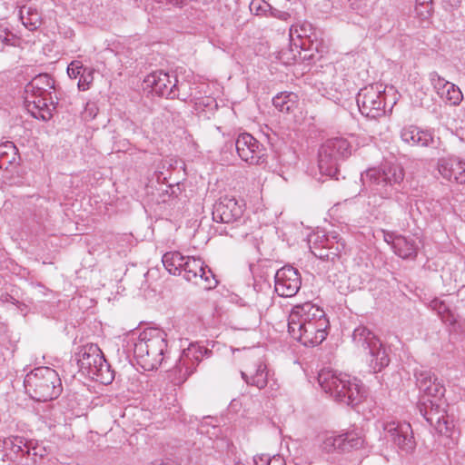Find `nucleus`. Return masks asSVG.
<instances>
[{
	"instance_id": "nucleus-1",
	"label": "nucleus",
	"mask_w": 465,
	"mask_h": 465,
	"mask_svg": "<svg viewBox=\"0 0 465 465\" xmlns=\"http://www.w3.org/2000/svg\"><path fill=\"white\" fill-rule=\"evenodd\" d=\"M329 319L323 309L311 302L292 307L288 317V331L303 346L321 344L328 335Z\"/></svg>"
},
{
	"instance_id": "nucleus-2",
	"label": "nucleus",
	"mask_w": 465,
	"mask_h": 465,
	"mask_svg": "<svg viewBox=\"0 0 465 465\" xmlns=\"http://www.w3.org/2000/svg\"><path fill=\"white\" fill-rule=\"evenodd\" d=\"M404 176L403 168L395 163H385L378 168H370L361 173V182L364 185H369L371 192V195L368 197V205L375 208L380 206L383 200L393 197Z\"/></svg>"
},
{
	"instance_id": "nucleus-3",
	"label": "nucleus",
	"mask_w": 465,
	"mask_h": 465,
	"mask_svg": "<svg viewBox=\"0 0 465 465\" xmlns=\"http://www.w3.org/2000/svg\"><path fill=\"white\" fill-rule=\"evenodd\" d=\"M318 383L325 393L346 405H358L366 396L365 388L358 378L332 369H322Z\"/></svg>"
},
{
	"instance_id": "nucleus-4",
	"label": "nucleus",
	"mask_w": 465,
	"mask_h": 465,
	"mask_svg": "<svg viewBox=\"0 0 465 465\" xmlns=\"http://www.w3.org/2000/svg\"><path fill=\"white\" fill-rule=\"evenodd\" d=\"M165 337L166 334L156 328L130 334L134 355L144 371H153L162 364L167 348Z\"/></svg>"
},
{
	"instance_id": "nucleus-5",
	"label": "nucleus",
	"mask_w": 465,
	"mask_h": 465,
	"mask_svg": "<svg viewBox=\"0 0 465 465\" xmlns=\"http://www.w3.org/2000/svg\"><path fill=\"white\" fill-rule=\"evenodd\" d=\"M53 78L47 74L35 76L25 87L24 103L27 112L35 118L48 121L55 106L53 103Z\"/></svg>"
},
{
	"instance_id": "nucleus-6",
	"label": "nucleus",
	"mask_w": 465,
	"mask_h": 465,
	"mask_svg": "<svg viewBox=\"0 0 465 465\" xmlns=\"http://www.w3.org/2000/svg\"><path fill=\"white\" fill-rule=\"evenodd\" d=\"M398 99L399 94L394 86L374 84L360 90L357 104L363 116L377 119L383 116L387 110L391 112Z\"/></svg>"
},
{
	"instance_id": "nucleus-7",
	"label": "nucleus",
	"mask_w": 465,
	"mask_h": 465,
	"mask_svg": "<svg viewBox=\"0 0 465 465\" xmlns=\"http://www.w3.org/2000/svg\"><path fill=\"white\" fill-rule=\"evenodd\" d=\"M26 393L37 401L57 398L62 391L58 373L49 367H38L28 372L24 380Z\"/></svg>"
},
{
	"instance_id": "nucleus-8",
	"label": "nucleus",
	"mask_w": 465,
	"mask_h": 465,
	"mask_svg": "<svg viewBox=\"0 0 465 465\" xmlns=\"http://www.w3.org/2000/svg\"><path fill=\"white\" fill-rule=\"evenodd\" d=\"M352 341L357 348L363 351L365 361L372 372H379L389 365L390 357L386 349L380 339L367 327L355 328Z\"/></svg>"
},
{
	"instance_id": "nucleus-9",
	"label": "nucleus",
	"mask_w": 465,
	"mask_h": 465,
	"mask_svg": "<svg viewBox=\"0 0 465 465\" xmlns=\"http://www.w3.org/2000/svg\"><path fill=\"white\" fill-rule=\"evenodd\" d=\"M77 364L80 371L92 380L103 384H109L114 380L113 371L96 344L89 343L80 349Z\"/></svg>"
},
{
	"instance_id": "nucleus-10",
	"label": "nucleus",
	"mask_w": 465,
	"mask_h": 465,
	"mask_svg": "<svg viewBox=\"0 0 465 465\" xmlns=\"http://www.w3.org/2000/svg\"><path fill=\"white\" fill-rule=\"evenodd\" d=\"M350 143L342 137L328 139L322 144L318 153V166L323 175L335 177L340 162L351 155Z\"/></svg>"
},
{
	"instance_id": "nucleus-11",
	"label": "nucleus",
	"mask_w": 465,
	"mask_h": 465,
	"mask_svg": "<svg viewBox=\"0 0 465 465\" xmlns=\"http://www.w3.org/2000/svg\"><path fill=\"white\" fill-rule=\"evenodd\" d=\"M377 429L381 430V436L391 441L401 451L409 453L415 449L416 442L410 423L393 419H384L377 422Z\"/></svg>"
},
{
	"instance_id": "nucleus-12",
	"label": "nucleus",
	"mask_w": 465,
	"mask_h": 465,
	"mask_svg": "<svg viewBox=\"0 0 465 465\" xmlns=\"http://www.w3.org/2000/svg\"><path fill=\"white\" fill-rule=\"evenodd\" d=\"M5 447L15 454L17 465H35L47 454L45 447L36 440H27L23 437H9L4 441Z\"/></svg>"
},
{
	"instance_id": "nucleus-13",
	"label": "nucleus",
	"mask_w": 465,
	"mask_h": 465,
	"mask_svg": "<svg viewBox=\"0 0 465 465\" xmlns=\"http://www.w3.org/2000/svg\"><path fill=\"white\" fill-rule=\"evenodd\" d=\"M182 274L186 281L205 290L215 288L218 283L212 270L200 258L186 256Z\"/></svg>"
},
{
	"instance_id": "nucleus-14",
	"label": "nucleus",
	"mask_w": 465,
	"mask_h": 465,
	"mask_svg": "<svg viewBox=\"0 0 465 465\" xmlns=\"http://www.w3.org/2000/svg\"><path fill=\"white\" fill-rule=\"evenodd\" d=\"M208 352L209 351L198 342H192L183 349L174 367L178 382L185 381L195 371L196 367Z\"/></svg>"
},
{
	"instance_id": "nucleus-15",
	"label": "nucleus",
	"mask_w": 465,
	"mask_h": 465,
	"mask_svg": "<svg viewBox=\"0 0 465 465\" xmlns=\"http://www.w3.org/2000/svg\"><path fill=\"white\" fill-rule=\"evenodd\" d=\"M146 88H151L152 92L166 98H179L186 100V96L180 94L177 87V80L163 71H155L148 74L144 79Z\"/></svg>"
},
{
	"instance_id": "nucleus-16",
	"label": "nucleus",
	"mask_w": 465,
	"mask_h": 465,
	"mask_svg": "<svg viewBox=\"0 0 465 465\" xmlns=\"http://www.w3.org/2000/svg\"><path fill=\"white\" fill-rule=\"evenodd\" d=\"M420 412L426 420L440 434L450 436L453 424L448 420L444 403L440 400H429V404L424 403Z\"/></svg>"
},
{
	"instance_id": "nucleus-17",
	"label": "nucleus",
	"mask_w": 465,
	"mask_h": 465,
	"mask_svg": "<svg viewBox=\"0 0 465 465\" xmlns=\"http://www.w3.org/2000/svg\"><path fill=\"white\" fill-rule=\"evenodd\" d=\"M301 285V274L296 268L286 265L276 272L274 290L279 296L292 297L298 292Z\"/></svg>"
},
{
	"instance_id": "nucleus-18",
	"label": "nucleus",
	"mask_w": 465,
	"mask_h": 465,
	"mask_svg": "<svg viewBox=\"0 0 465 465\" xmlns=\"http://www.w3.org/2000/svg\"><path fill=\"white\" fill-rule=\"evenodd\" d=\"M235 147L239 157L250 164H259L263 161L262 145L250 134H239L235 141Z\"/></svg>"
},
{
	"instance_id": "nucleus-19",
	"label": "nucleus",
	"mask_w": 465,
	"mask_h": 465,
	"mask_svg": "<svg viewBox=\"0 0 465 465\" xmlns=\"http://www.w3.org/2000/svg\"><path fill=\"white\" fill-rule=\"evenodd\" d=\"M243 213V205L234 197L223 196L213 205V220L216 223H230L239 220Z\"/></svg>"
},
{
	"instance_id": "nucleus-20",
	"label": "nucleus",
	"mask_w": 465,
	"mask_h": 465,
	"mask_svg": "<svg viewBox=\"0 0 465 465\" xmlns=\"http://www.w3.org/2000/svg\"><path fill=\"white\" fill-rule=\"evenodd\" d=\"M437 170L441 177L449 182L465 183V161L458 156L440 158L437 162Z\"/></svg>"
},
{
	"instance_id": "nucleus-21",
	"label": "nucleus",
	"mask_w": 465,
	"mask_h": 465,
	"mask_svg": "<svg viewBox=\"0 0 465 465\" xmlns=\"http://www.w3.org/2000/svg\"><path fill=\"white\" fill-rule=\"evenodd\" d=\"M429 79L436 94L445 103L458 105L462 101L463 95L460 89L456 84L445 80L438 73H430Z\"/></svg>"
},
{
	"instance_id": "nucleus-22",
	"label": "nucleus",
	"mask_w": 465,
	"mask_h": 465,
	"mask_svg": "<svg viewBox=\"0 0 465 465\" xmlns=\"http://www.w3.org/2000/svg\"><path fill=\"white\" fill-rule=\"evenodd\" d=\"M414 376L416 379V385L423 396L431 397L437 400H440L444 396V385L431 373L430 371L416 369Z\"/></svg>"
},
{
	"instance_id": "nucleus-23",
	"label": "nucleus",
	"mask_w": 465,
	"mask_h": 465,
	"mask_svg": "<svg viewBox=\"0 0 465 465\" xmlns=\"http://www.w3.org/2000/svg\"><path fill=\"white\" fill-rule=\"evenodd\" d=\"M381 233L384 242L391 245L396 255L402 259H412L416 257L418 246L414 240L385 230H382Z\"/></svg>"
},
{
	"instance_id": "nucleus-24",
	"label": "nucleus",
	"mask_w": 465,
	"mask_h": 465,
	"mask_svg": "<svg viewBox=\"0 0 465 465\" xmlns=\"http://www.w3.org/2000/svg\"><path fill=\"white\" fill-rule=\"evenodd\" d=\"M269 373L267 365L261 359L246 363L241 370L242 379L248 385L254 386L260 390L266 387Z\"/></svg>"
},
{
	"instance_id": "nucleus-25",
	"label": "nucleus",
	"mask_w": 465,
	"mask_h": 465,
	"mask_svg": "<svg viewBox=\"0 0 465 465\" xmlns=\"http://www.w3.org/2000/svg\"><path fill=\"white\" fill-rule=\"evenodd\" d=\"M401 139L411 146L429 147L434 143V135L430 130L416 125H407L401 130Z\"/></svg>"
},
{
	"instance_id": "nucleus-26",
	"label": "nucleus",
	"mask_w": 465,
	"mask_h": 465,
	"mask_svg": "<svg viewBox=\"0 0 465 465\" xmlns=\"http://www.w3.org/2000/svg\"><path fill=\"white\" fill-rule=\"evenodd\" d=\"M290 38L295 46L310 49L316 39L315 29L309 22L292 25L290 28Z\"/></svg>"
},
{
	"instance_id": "nucleus-27",
	"label": "nucleus",
	"mask_w": 465,
	"mask_h": 465,
	"mask_svg": "<svg viewBox=\"0 0 465 465\" xmlns=\"http://www.w3.org/2000/svg\"><path fill=\"white\" fill-rule=\"evenodd\" d=\"M344 438H342L341 433L327 431L319 436V449L326 454L335 451L344 453Z\"/></svg>"
},
{
	"instance_id": "nucleus-28",
	"label": "nucleus",
	"mask_w": 465,
	"mask_h": 465,
	"mask_svg": "<svg viewBox=\"0 0 465 465\" xmlns=\"http://www.w3.org/2000/svg\"><path fill=\"white\" fill-rule=\"evenodd\" d=\"M328 235L323 231H316L308 237V245L312 253L322 259L330 260L331 255L324 250V243H328Z\"/></svg>"
},
{
	"instance_id": "nucleus-29",
	"label": "nucleus",
	"mask_w": 465,
	"mask_h": 465,
	"mask_svg": "<svg viewBox=\"0 0 465 465\" xmlns=\"http://www.w3.org/2000/svg\"><path fill=\"white\" fill-rule=\"evenodd\" d=\"M272 104L282 113H293L299 105V98L295 93L282 92L273 97Z\"/></svg>"
},
{
	"instance_id": "nucleus-30",
	"label": "nucleus",
	"mask_w": 465,
	"mask_h": 465,
	"mask_svg": "<svg viewBox=\"0 0 465 465\" xmlns=\"http://www.w3.org/2000/svg\"><path fill=\"white\" fill-rule=\"evenodd\" d=\"M19 18L25 27L30 31L36 30L42 25L41 14L31 5H24L20 8Z\"/></svg>"
},
{
	"instance_id": "nucleus-31",
	"label": "nucleus",
	"mask_w": 465,
	"mask_h": 465,
	"mask_svg": "<svg viewBox=\"0 0 465 465\" xmlns=\"http://www.w3.org/2000/svg\"><path fill=\"white\" fill-rule=\"evenodd\" d=\"M185 259L186 256H183L179 252H168L163 255L162 262L169 273L181 275Z\"/></svg>"
},
{
	"instance_id": "nucleus-32",
	"label": "nucleus",
	"mask_w": 465,
	"mask_h": 465,
	"mask_svg": "<svg viewBox=\"0 0 465 465\" xmlns=\"http://www.w3.org/2000/svg\"><path fill=\"white\" fill-rule=\"evenodd\" d=\"M17 149L14 143L5 142L0 144V169H8L17 160Z\"/></svg>"
},
{
	"instance_id": "nucleus-33",
	"label": "nucleus",
	"mask_w": 465,
	"mask_h": 465,
	"mask_svg": "<svg viewBox=\"0 0 465 465\" xmlns=\"http://www.w3.org/2000/svg\"><path fill=\"white\" fill-rule=\"evenodd\" d=\"M202 94V92L199 91L195 94L192 93L186 100L189 99V102L193 104L194 110L198 113L203 112L206 109L208 111H213L217 107L216 100L210 95H197Z\"/></svg>"
},
{
	"instance_id": "nucleus-34",
	"label": "nucleus",
	"mask_w": 465,
	"mask_h": 465,
	"mask_svg": "<svg viewBox=\"0 0 465 465\" xmlns=\"http://www.w3.org/2000/svg\"><path fill=\"white\" fill-rule=\"evenodd\" d=\"M326 235H328L329 241L328 243H324V250L331 255L330 260H333L335 257L340 256L344 251L345 242L340 237L339 233L334 231L327 232Z\"/></svg>"
},
{
	"instance_id": "nucleus-35",
	"label": "nucleus",
	"mask_w": 465,
	"mask_h": 465,
	"mask_svg": "<svg viewBox=\"0 0 465 465\" xmlns=\"http://www.w3.org/2000/svg\"><path fill=\"white\" fill-rule=\"evenodd\" d=\"M344 438V453L352 450H359L364 447L365 440L361 431L348 430L341 433Z\"/></svg>"
},
{
	"instance_id": "nucleus-36",
	"label": "nucleus",
	"mask_w": 465,
	"mask_h": 465,
	"mask_svg": "<svg viewBox=\"0 0 465 465\" xmlns=\"http://www.w3.org/2000/svg\"><path fill=\"white\" fill-rule=\"evenodd\" d=\"M430 307L438 312L445 323L452 325L457 322L455 315L448 309L444 302L434 299L430 302Z\"/></svg>"
},
{
	"instance_id": "nucleus-37",
	"label": "nucleus",
	"mask_w": 465,
	"mask_h": 465,
	"mask_svg": "<svg viewBox=\"0 0 465 465\" xmlns=\"http://www.w3.org/2000/svg\"><path fill=\"white\" fill-rule=\"evenodd\" d=\"M272 6L264 0H252L250 4V11L258 16L269 17Z\"/></svg>"
},
{
	"instance_id": "nucleus-38",
	"label": "nucleus",
	"mask_w": 465,
	"mask_h": 465,
	"mask_svg": "<svg viewBox=\"0 0 465 465\" xmlns=\"http://www.w3.org/2000/svg\"><path fill=\"white\" fill-rule=\"evenodd\" d=\"M94 70L89 67H84L78 81V88L82 91H86L90 88L94 81Z\"/></svg>"
},
{
	"instance_id": "nucleus-39",
	"label": "nucleus",
	"mask_w": 465,
	"mask_h": 465,
	"mask_svg": "<svg viewBox=\"0 0 465 465\" xmlns=\"http://www.w3.org/2000/svg\"><path fill=\"white\" fill-rule=\"evenodd\" d=\"M345 88L343 87L342 84L341 83H334V86L331 87V91L327 92V95L330 99L333 100L334 102H340L341 99L345 94Z\"/></svg>"
},
{
	"instance_id": "nucleus-40",
	"label": "nucleus",
	"mask_w": 465,
	"mask_h": 465,
	"mask_svg": "<svg viewBox=\"0 0 465 465\" xmlns=\"http://www.w3.org/2000/svg\"><path fill=\"white\" fill-rule=\"evenodd\" d=\"M258 459L266 465H286L281 455H273L272 458H269L268 455L262 454L259 457H254V461L256 463L258 462Z\"/></svg>"
},
{
	"instance_id": "nucleus-41",
	"label": "nucleus",
	"mask_w": 465,
	"mask_h": 465,
	"mask_svg": "<svg viewBox=\"0 0 465 465\" xmlns=\"http://www.w3.org/2000/svg\"><path fill=\"white\" fill-rule=\"evenodd\" d=\"M98 114V107L94 102H87L83 112V117L84 120H93Z\"/></svg>"
},
{
	"instance_id": "nucleus-42",
	"label": "nucleus",
	"mask_w": 465,
	"mask_h": 465,
	"mask_svg": "<svg viewBox=\"0 0 465 465\" xmlns=\"http://www.w3.org/2000/svg\"><path fill=\"white\" fill-rule=\"evenodd\" d=\"M84 66L79 61H73L67 67V74L70 78H77L80 76Z\"/></svg>"
},
{
	"instance_id": "nucleus-43",
	"label": "nucleus",
	"mask_w": 465,
	"mask_h": 465,
	"mask_svg": "<svg viewBox=\"0 0 465 465\" xmlns=\"http://www.w3.org/2000/svg\"><path fill=\"white\" fill-rule=\"evenodd\" d=\"M417 15L420 16L421 19L426 20L430 17L431 5H417L415 8Z\"/></svg>"
},
{
	"instance_id": "nucleus-44",
	"label": "nucleus",
	"mask_w": 465,
	"mask_h": 465,
	"mask_svg": "<svg viewBox=\"0 0 465 465\" xmlns=\"http://www.w3.org/2000/svg\"><path fill=\"white\" fill-rule=\"evenodd\" d=\"M269 16L277 18L282 21H288L291 18V14L287 11H282L272 7Z\"/></svg>"
},
{
	"instance_id": "nucleus-45",
	"label": "nucleus",
	"mask_w": 465,
	"mask_h": 465,
	"mask_svg": "<svg viewBox=\"0 0 465 465\" xmlns=\"http://www.w3.org/2000/svg\"><path fill=\"white\" fill-rule=\"evenodd\" d=\"M425 207L428 209L430 216H435L440 211V204L437 201H430L424 203Z\"/></svg>"
},
{
	"instance_id": "nucleus-46",
	"label": "nucleus",
	"mask_w": 465,
	"mask_h": 465,
	"mask_svg": "<svg viewBox=\"0 0 465 465\" xmlns=\"http://www.w3.org/2000/svg\"><path fill=\"white\" fill-rule=\"evenodd\" d=\"M351 1V6L353 9L359 10L361 5H365L366 0H350Z\"/></svg>"
},
{
	"instance_id": "nucleus-47",
	"label": "nucleus",
	"mask_w": 465,
	"mask_h": 465,
	"mask_svg": "<svg viewBox=\"0 0 465 465\" xmlns=\"http://www.w3.org/2000/svg\"><path fill=\"white\" fill-rule=\"evenodd\" d=\"M157 3H169L173 5H183L187 0H155Z\"/></svg>"
},
{
	"instance_id": "nucleus-48",
	"label": "nucleus",
	"mask_w": 465,
	"mask_h": 465,
	"mask_svg": "<svg viewBox=\"0 0 465 465\" xmlns=\"http://www.w3.org/2000/svg\"><path fill=\"white\" fill-rule=\"evenodd\" d=\"M0 41L6 45H10V39L7 37L6 34L4 35V32L2 31H0Z\"/></svg>"
},
{
	"instance_id": "nucleus-49",
	"label": "nucleus",
	"mask_w": 465,
	"mask_h": 465,
	"mask_svg": "<svg viewBox=\"0 0 465 465\" xmlns=\"http://www.w3.org/2000/svg\"><path fill=\"white\" fill-rule=\"evenodd\" d=\"M417 5H430L431 0H416Z\"/></svg>"
},
{
	"instance_id": "nucleus-50",
	"label": "nucleus",
	"mask_w": 465,
	"mask_h": 465,
	"mask_svg": "<svg viewBox=\"0 0 465 465\" xmlns=\"http://www.w3.org/2000/svg\"><path fill=\"white\" fill-rule=\"evenodd\" d=\"M236 465H245L244 463L239 462Z\"/></svg>"
}]
</instances>
